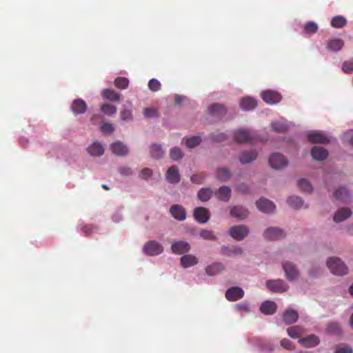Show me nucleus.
Here are the masks:
<instances>
[{
  "instance_id": "1",
  "label": "nucleus",
  "mask_w": 353,
  "mask_h": 353,
  "mask_svg": "<svg viewBox=\"0 0 353 353\" xmlns=\"http://www.w3.org/2000/svg\"><path fill=\"white\" fill-rule=\"evenodd\" d=\"M327 265L331 272L334 274L343 276L347 273V267L339 258H329L327 261Z\"/></svg>"
},
{
  "instance_id": "2",
  "label": "nucleus",
  "mask_w": 353,
  "mask_h": 353,
  "mask_svg": "<svg viewBox=\"0 0 353 353\" xmlns=\"http://www.w3.org/2000/svg\"><path fill=\"white\" fill-rule=\"evenodd\" d=\"M143 251L146 255L156 256L163 252V247L157 241L152 240L145 243Z\"/></svg>"
},
{
  "instance_id": "3",
  "label": "nucleus",
  "mask_w": 353,
  "mask_h": 353,
  "mask_svg": "<svg viewBox=\"0 0 353 353\" xmlns=\"http://www.w3.org/2000/svg\"><path fill=\"white\" fill-rule=\"evenodd\" d=\"M267 288L274 293H283L288 290V284L281 279L268 280L266 281Z\"/></svg>"
},
{
  "instance_id": "4",
  "label": "nucleus",
  "mask_w": 353,
  "mask_h": 353,
  "mask_svg": "<svg viewBox=\"0 0 353 353\" xmlns=\"http://www.w3.org/2000/svg\"><path fill=\"white\" fill-rule=\"evenodd\" d=\"M230 235L236 241L244 239L249 234V228L245 225H234L230 228Z\"/></svg>"
},
{
  "instance_id": "5",
  "label": "nucleus",
  "mask_w": 353,
  "mask_h": 353,
  "mask_svg": "<svg viewBox=\"0 0 353 353\" xmlns=\"http://www.w3.org/2000/svg\"><path fill=\"white\" fill-rule=\"evenodd\" d=\"M287 159L280 153H274L269 157V163L275 170L283 169L288 165Z\"/></svg>"
},
{
  "instance_id": "6",
  "label": "nucleus",
  "mask_w": 353,
  "mask_h": 353,
  "mask_svg": "<svg viewBox=\"0 0 353 353\" xmlns=\"http://www.w3.org/2000/svg\"><path fill=\"white\" fill-rule=\"evenodd\" d=\"M234 140L240 143L252 142L254 139V135L249 130H239L234 134Z\"/></svg>"
},
{
  "instance_id": "7",
  "label": "nucleus",
  "mask_w": 353,
  "mask_h": 353,
  "mask_svg": "<svg viewBox=\"0 0 353 353\" xmlns=\"http://www.w3.org/2000/svg\"><path fill=\"white\" fill-rule=\"evenodd\" d=\"M282 266L288 280L292 281L299 277V273L295 265L290 262H284Z\"/></svg>"
},
{
  "instance_id": "8",
  "label": "nucleus",
  "mask_w": 353,
  "mask_h": 353,
  "mask_svg": "<svg viewBox=\"0 0 353 353\" xmlns=\"http://www.w3.org/2000/svg\"><path fill=\"white\" fill-rule=\"evenodd\" d=\"M284 232L279 228H269L263 233V236L269 241H276L284 238Z\"/></svg>"
},
{
  "instance_id": "9",
  "label": "nucleus",
  "mask_w": 353,
  "mask_h": 353,
  "mask_svg": "<svg viewBox=\"0 0 353 353\" xmlns=\"http://www.w3.org/2000/svg\"><path fill=\"white\" fill-rule=\"evenodd\" d=\"M263 99L268 103L274 104L281 99V94L274 90H265L261 92Z\"/></svg>"
},
{
  "instance_id": "10",
  "label": "nucleus",
  "mask_w": 353,
  "mask_h": 353,
  "mask_svg": "<svg viewBox=\"0 0 353 353\" xmlns=\"http://www.w3.org/2000/svg\"><path fill=\"white\" fill-rule=\"evenodd\" d=\"M193 216L199 223H205L210 219V214L207 208L198 207L194 209Z\"/></svg>"
},
{
  "instance_id": "11",
  "label": "nucleus",
  "mask_w": 353,
  "mask_h": 353,
  "mask_svg": "<svg viewBox=\"0 0 353 353\" xmlns=\"http://www.w3.org/2000/svg\"><path fill=\"white\" fill-rule=\"evenodd\" d=\"M225 298L229 301H236L244 296V291L239 287H232L225 292Z\"/></svg>"
},
{
  "instance_id": "12",
  "label": "nucleus",
  "mask_w": 353,
  "mask_h": 353,
  "mask_svg": "<svg viewBox=\"0 0 353 353\" xmlns=\"http://www.w3.org/2000/svg\"><path fill=\"white\" fill-rule=\"evenodd\" d=\"M256 205L260 211L265 213H272L275 210L274 203L265 198H261L256 201Z\"/></svg>"
},
{
  "instance_id": "13",
  "label": "nucleus",
  "mask_w": 353,
  "mask_h": 353,
  "mask_svg": "<svg viewBox=\"0 0 353 353\" xmlns=\"http://www.w3.org/2000/svg\"><path fill=\"white\" fill-rule=\"evenodd\" d=\"M171 250L174 254H182L189 252L190 245L188 243L183 241H174L172 244Z\"/></svg>"
},
{
  "instance_id": "14",
  "label": "nucleus",
  "mask_w": 353,
  "mask_h": 353,
  "mask_svg": "<svg viewBox=\"0 0 353 353\" xmlns=\"http://www.w3.org/2000/svg\"><path fill=\"white\" fill-rule=\"evenodd\" d=\"M170 212L175 219L179 221H183L186 218V212L182 205L178 204L172 205L170 208Z\"/></svg>"
},
{
  "instance_id": "15",
  "label": "nucleus",
  "mask_w": 353,
  "mask_h": 353,
  "mask_svg": "<svg viewBox=\"0 0 353 353\" xmlns=\"http://www.w3.org/2000/svg\"><path fill=\"white\" fill-rule=\"evenodd\" d=\"M299 343L305 347H313L318 345L320 343L319 338L314 335L310 334L299 340Z\"/></svg>"
},
{
  "instance_id": "16",
  "label": "nucleus",
  "mask_w": 353,
  "mask_h": 353,
  "mask_svg": "<svg viewBox=\"0 0 353 353\" xmlns=\"http://www.w3.org/2000/svg\"><path fill=\"white\" fill-rule=\"evenodd\" d=\"M249 214L248 210L241 205L233 206L230 209V215L239 219H244Z\"/></svg>"
},
{
  "instance_id": "17",
  "label": "nucleus",
  "mask_w": 353,
  "mask_h": 353,
  "mask_svg": "<svg viewBox=\"0 0 353 353\" xmlns=\"http://www.w3.org/2000/svg\"><path fill=\"white\" fill-rule=\"evenodd\" d=\"M239 105L242 110L248 111L254 109L257 105V101L252 97H245L241 99Z\"/></svg>"
},
{
  "instance_id": "18",
  "label": "nucleus",
  "mask_w": 353,
  "mask_h": 353,
  "mask_svg": "<svg viewBox=\"0 0 353 353\" xmlns=\"http://www.w3.org/2000/svg\"><path fill=\"white\" fill-rule=\"evenodd\" d=\"M276 309V304L272 301H264L260 307L261 312L265 315H272L274 314Z\"/></svg>"
},
{
  "instance_id": "19",
  "label": "nucleus",
  "mask_w": 353,
  "mask_h": 353,
  "mask_svg": "<svg viewBox=\"0 0 353 353\" xmlns=\"http://www.w3.org/2000/svg\"><path fill=\"white\" fill-rule=\"evenodd\" d=\"M311 155L317 161H323L327 157L328 152L323 147L314 146L311 150Z\"/></svg>"
},
{
  "instance_id": "20",
  "label": "nucleus",
  "mask_w": 353,
  "mask_h": 353,
  "mask_svg": "<svg viewBox=\"0 0 353 353\" xmlns=\"http://www.w3.org/2000/svg\"><path fill=\"white\" fill-rule=\"evenodd\" d=\"M112 152L117 156H124L128 154V149L122 142L117 141L111 144Z\"/></svg>"
},
{
  "instance_id": "21",
  "label": "nucleus",
  "mask_w": 353,
  "mask_h": 353,
  "mask_svg": "<svg viewBox=\"0 0 353 353\" xmlns=\"http://www.w3.org/2000/svg\"><path fill=\"white\" fill-rule=\"evenodd\" d=\"M307 140L313 143H325L329 141L328 138L321 132L310 133L307 135Z\"/></svg>"
},
{
  "instance_id": "22",
  "label": "nucleus",
  "mask_w": 353,
  "mask_h": 353,
  "mask_svg": "<svg viewBox=\"0 0 353 353\" xmlns=\"http://www.w3.org/2000/svg\"><path fill=\"white\" fill-rule=\"evenodd\" d=\"M166 179L170 183H177L180 181V174L176 167H170L165 175Z\"/></svg>"
},
{
  "instance_id": "23",
  "label": "nucleus",
  "mask_w": 353,
  "mask_h": 353,
  "mask_svg": "<svg viewBox=\"0 0 353 353\" xmlns=\"http://www.w3.org/2000/svg\"><path fill=\"white\" fill-rule=\"evenodd\" d=\"M257 153L255 150L243 151L239 154V161L242 164L252 162L256 159Z\"/></svg>"
},
{
  "instance_id": "24",
  "label": "nucleus",
  "mask_w": 353,
  "mask_h": 353,
  "mask_svg": "<svg viewBox=\"0 0 353 353\" xmlns=\"http://www.w3.org/2000/svg\"><path fill=\"white\" fill-rule=\"evenodd\" d=\"M299 319V314L296 310L289 309L284 312L283 314V320L285 324H292Z\"/></svg>"
},
{
  "instance_id": "25",
  "label": "nucleus",
  "mask_w": 353,
  "mask_h": 353,
  "mask_svg": "<svg viewBox=\"0 0 353 353\" xmlns=\"http://www.w3.org/2000/svg\"><path fill=\"white\" fill-rule=\"evenodd\" d=\"M210 114L214 117H221L226 113V108L219 103H214L208 108Z\"/></svg>"
},
{
  "instance_id": "26",
  "label": "nucleus",
  "mask_w": 353,
  "mask_h": 353,
  "mask_svg": "<svg viewBox=\"0 0 353 353\" xmlns=\"http://www.w3.org/2000/svg\"><path fill=\"white\" fill-rule=\"evenodd\" d=\"M215 196L219 200L227 202L231 196V189L228 186H222L215 192Z\"/></svg>"
},
{
  "instance_id": "27",
  "label": "nucleus",
  "mask_w": 353,
  "mask_h": 353,
  "mask_svg": "<svg viewBox=\"0 0 353 353\" xmlns=\"http://www.w3.org/2000/svg\"><path fill=\"white\" fill-rule=\"evenodd\" d=\"M352 214V211L350 208H342L336 211L334 216V221L336 223L341 222L346 219L349 218Z\"/></svg>"
},
{
  "instance_id": "28",
  "label": "nucleus",
  "mask_w": 353,
  "mask_h": 353,
  "mask_svg": "<svg viewBox=\"0 0 353 353\" xmlns=\"http://www.w3.org/2000/svg\"><path fill=\"white\" fill-rule=\"evenodd\" d=\"M222 254L227 256L241 255L243 253V250L239 246L227 247L223 246L221 248Z\"/></svg>"
},
{
  "instance_id": "29",
  "label": "nucleus",
  "mask_w": 353,
  "mask_h": 353,
  "mask_svg": "<svg viewBox=\"0 0 353 353\" xmlns=\"http://www.w3.org/2000/svg\"><path fill=\"white\" fill-rule=\"evenodd\" d=\"M197 263V258L191 254H186L181 258V264L184 268H190L196 265Z\"/></svg>"
},
{
  "instance_id": "30",
  "label": "nucleus",
  "mask_w": 353,
  "mask_h": 353,
  "mask_svg": "<svg viewBox=\"0 0 353 353\" xmlns=\"http://www.w3.org/2000/svg\"><path fill=\"white\" fill-rule=\"evenodd\" d=\"M86 108V103L81 99H77L72 104V110L76 114L85 112Z\"/></svg>"
},
{
  "instance_id": "31",
  "label": "nucleus",
  "mask_w": 353,
  "mask_h": 353,
  "mask_svg": "<svg viewBox=\"0 0 353 353\" xmlns=\"http://www.w3.org/2000/svg\"><path fill=\"white\" fill-rule=\"evenodd\" d=\"M87 150L92 156H101L104 152L103 147L98 142L93 143L88 148Z\"/></svg>"
},
{
  "instance_id": "32",
  "label": "nucleus",
  "mask_w": 353,
  "mask_h": 353,
  "mask_svg": "<svg viewBox=\"0 0 353 353\" xmlns=\"http://www.w3.org/2000/svg\"><path fill=\"white\" fill-rule=\"evenodd\" d=\"M273 131L276 132H284L289 129V125L285 121H277L271 123Z\"/></svg>"
},
{
  "instance_id": "33",
  "label": "nucleus",
  "mask_w": 353,
  "mask_h": 353,
  "mask_svg": "<svg viewBox=\"0 0 353 353\" xmlns=\"http://www.w3.org/2000/svg\"><path fill=\"white\" fill-rule=\"evenodd\" d=\"M224 269V266L221 263H215L208 265L205 268V272L209 276H214L221 272Z\"/></svg>"
},
{
  "instance_id": "34",
  "label": "nucleus",
  "mask_w": 353,
  "mask_h": 353,
  "mask_svg": "<svg viewBox=\"0 0 353 353\" xmlns=\"http://www.w3.org/2000/svg\"><path fill=\"white\" fill-rule=\"evenodd\" d=\"M334 196L339 201H345L350 196V191L345 187H339L334 192Z\"/></svg>"
},
{
  "instance_id": "35",
  "label": "nucleus",
  "mask_w": 353,
  "mask_h": 353,
  "mask_svg": "<svg viewBox=\"0 0 353 353\" xmlns=\"http://www.w3.org/2000/svg\"><path fill=\"white\" fill-rule=\"evenodd\" d=\"M183 142L188 148H194L199 145L201 142V139L199 136L183 138Z\"/></svg>"
},
{
  "instance_id": "36",
  "label": "nucleus",
  "mask_w": 353,
  "mask_h": 353,
  "mask_svg": "<svg viewBox=\"0 0 353 353\" xmlns=\"http://www.w3.org/2000/svg\"><path fill=\"white\" fill-rule=\"evenodd\" d=\"M343 46L344 42L342 39H334L328 41L327 47L330 50L336 52L340 50Z\"/></svg>"
},
{
  "instance_id": "37",
  "label": "nucleus",
  "mask_w": 353,
  "mask_h": 353,
  "mask_svg": "<svg viewBox=\"0 0 353 353\" xmlns=\"http://www.w3.org/2000/svg\"><path fill=\"white\" fill-rule=\"evenodd\" d=\"M231 176V173L229 169L226 168H221L217 169L216 172V177L218 180L221 181H228Z\"/></svg>"
},
{
  "instance_id": "38",
  "label": "nucleus",
  "mask_w": 353,
  "mask_h": 353,
  "mask_svg": "<svg viewBox=\"0 0 353 353\" xmlns=\"http://www.w3.org/2000/svg\"><path fill=\"white\" fill-rule=\"evenodd\" d=\"M347 25L346 19L341 16L338 15L333 17L331 20V26L335 28H341Z\"/></svg>"
},
{
  "instance_id": "39",
  "label": "nucleus",
  "mask_w": 353,
  "mask_h": 353,
  "mask_svg": "<svg viewBox=\"0 0 353 353\" xmlns=\"http://www.w3.org/2000/svg\"><path fill=\"white\" fill-rule=\"evenodd\" d=\"M287 201L290 206L294 209H299L303 205V201L302 199L297 196H290Z\"/></svg>"
},
{
  "instance_id": "40",
  "label": "nucleus",
  "mask_w": 353,
  "mask_h": 353,
  "mask_svg": "<svg viewBox=\"0 0 353 353\" xmlns=\"http://www.w3.org/2000/svg\"><path fill=\"white\" fill-rule=\"evenodd\" d=\"M150 154L153 158L160 159L164 154L161 146L158 144H152L150 147Z\"/></svg>"
},
{
  "instance_id": "41",
  "label": "nucleus",
  "mask_w": 353,
  "mask_h": 353,
  "mask_svg": "<svg viewBox=\"0 0 353 353\" xmlns=\"http://www.w3.org/2000/svg\"><path fill=\"white\" fill-rule=\"evenodd\" d=\"M212 194V190L210 188H206L201 189L197 194V196L199 200L205 202L208 201L211 198Z\"/></svg>"
},
{
  "instance_id": "42",
  "label": "nucleus",
  "mask_w": 353,
  "mask_h": 353,
  "mask_svg": "<svg viewBox=\"0 0 353 353\" xmlns=\"http://www.w3.org/2000/svg\"><path fill=\"white\" fill-rule=\"evenodd\" d=\"M302 327L298 325L290 327L287 329L288 335L293 339L299 338L302 334Z\"/></svg>"
},
{
  "instance_id": "43",
  "label": "nucleus",
  "mask_w": 353,
  "mask_h": 353,
  "mask_svg": "<svg viewBox=\"0 0 353 353\" xmlns=\"http://www.w3.org/2000/svg\"><path fill=\"white\" fill-rule=\"evenodd\" d=\"M318 28V25L314 21H308L305 24L303 31L305 34H314L317 32Z\"/></svg>"
},
{
  "instance_id": "44",
  "label": "nucleus",
  "mask_w": 353,
  "mask_h": 353,
  "mask_svg": "<svg viewBox=\"0 0 353 353\" xmlns=\"http://www.w3.org/2000/svg\"><path fill=\"white\" fill-rule=\"evenodd\" d=\"M102 95L104 98L114 101H118L120 98V95L114 90H103Z\"/></svg>"
},
{
  "instance_id": "45",
  "label": "nucleus",
  "mask_w": 353,
  "mask_h": 353,
  "mask_svg": "<svg viewBox=\"0 0 353 353\" xmlns=\"http://www.w3.org/2000/svg\"><path fill=\"white\" fill-rule=\"evenodd\" d=\"M298 186L299 188L307 192H310L312 190V186L311 183L305 179H301L298 181Z\"/></svg>"
},
{
  "instance_id": "46",
  "label": "nucleus",
  "mask_w": 353,
  "mask_h": 353,
  "mask_svg": "<svg viewBox=\"0 0 353 353\" xmlns=\"http://www.w3.org/2000/svg\"><path fill=\"white\" fill-rule=\"evenodd\" d=\"M170 157L174 161H177L183 158V153L179 148L174 147L170 150Z\"/></svg>"
},
{
  "instance_id": "47",
  "label": "nucleus",
  "mask_w": 353,
  "mask_h": 353,
  "mask_svg": "<svg viewBox=\"0 0 353 353\" xmlns=\"http://www.w3.org/2000/svg\"><path fill=\"white\" fill-rule=\"evenodd\" d=\"M101 111L108 115L111 116L116 113L117 112V108L116 106L109 104V103H105L101 107Z\"/></svg>"
},
{
  "instance_id": "48",
  "label": "nucleus",
  "mask_w": 353,
  "mask_h": 353,
  "mask_svg": "<svg viewBox=\"0 0 353 353\" xmlns=\"http://www.w3.org/2000/svg\"><path fill=\"white\" fill-rule=\"evenodd\" d=\"M129 85V80L126 77H117L114 80V85L117 88H126Z\"/></svg>"
},
{
  "instance_id": "49",
  "label": "nucleus",
  "mask_w": 353,
  "mask_h": 353,
  "mask_svg": "<svg viewBox=\"0 0 353 353\" xmlns=\"http://www.w3.org/2000/svg\"><path fill=\"white\" fill-rule=\"evenodd\" d=\"M121 119L125 121H132L133 119L132 110L130 108H124L120 112Z\"/></svg>"
},
{
  "instance_id": "50",
  "label": "nucleus",
  "mask_w": 353,
  "mask_h": 353,
  "mask_svg": "<svg viewBox=\"0 0 353 353\" xmlns=\"http://www.w3.org/2000/svg\"><path fill=\"white\" fill-rule=\"evenodd\" d=\"M327 332L330 334H339L341 332V328L337 323H330L327 325Z\"/></svg>"
},
{
  "instance_id": "51",
  "label": "nucleus",
  "mask_w": 353,
  "mask_h": 353,
  "mask_svg": "<svg viewBox=\"0 0 353 353\" xmlns=\"http://www.w3.org/2000/svg\"><path fill=\"white\" fill-rule=\"evenodd\" d=\"M200 236L205 240H214L216 239V236L214 235L213 232L207 230H202L200 233Z\"/></svg>"
},
{
  "instance_id": "52",
  "label": "nucleus",
  "mask_w": 353,
  "mask_h": 353,
  "mask_svg": "<svg viewBox=\"0 0 353 353\" xmlns=\"http://www.w3.org/2000/svg\"><path fill=\"white\" fill-rule=\"evenodd\" d=\"M342 70L345 73L353 72V61H347L343 63Z\"/></svg>"
},
{
  "instance_id": "53",
  "label": "nucleus",
  "mask_w": 353,
  "mask_h": 353,
  "mask_svg": "<svg viewBox=\"0 0 353 353\" xmlns=\"http://www.w3.org/2000/svg\"><path fill=\"white\" fill-rule=\"evenodd\" d=\"M143 114L145 117H155L157 116V110L152 108H146L143 110Z\"/></svg>"
},
{
  "instance_id": "54",
  "label": "nucleus",
  "mask_w": 353,
  "mask_h": 353,
  "mask_svg": "<svg viewBox=\"0 0 353 353\" xmlns=\"http://www.w3.org/2000/svg\"><path fill=\"white\" fill-rule=\"evenodd\" d=\"M101 130L105 133H112L114 130V128L112 124L105 123L101 127Z\"/></svg>"
},
{
  "instance_id": "55",
  "label": "nucleus",
  "mask_w": 353,
  "mask_h": 353,
  "mask_svg": "<svg viewBox=\"0 0 353 353\" xmlns=\"http://www.w3.org/2000/svg\"><path fill=\"white\" fill-rule=\"evenodd\" d=\"M281 345L287 350H293L294 347L291 343V341L288 339H283L281 341Z\"/></svg>"
},
{
  "instance_id": "56",
  "label": "nucleus",
  "mask_w": 353,
  "mask_h": 353,
  "mask_svg": "<svg viewBox=\"0 0 353 353\" xmlns=\"http://www.w3.org/2000/svg\"><path fill=\"white\" fill-rule=\"evenodd\" d=\"M152 174V171L150 168H144L141 172V177L143 179H148Z\"/></svg>"
},
{
  "instance_id": "57",
  "label": "nucleus",
  "mask_w": 353,
  "mask_h": 353,
  "mask_svg": "<svg viewBox=\"0 0 353 353\" xmlns=\"http://www.w3.org/2000/svg\"><path fill=\"white\" fill-rule=\"evenodd\" d=\"M236 308L239 311H243L248 312L250 311V306L247 303H241L236 305Z\"/></svg>"
},
{
  "instance_id": "58",
  "label": "nucleus",
  "mask_w": 353,
  "mask_h": 353,
  "mask_svg": "<svg viewBox=\"0 0 353 353\" xmlns=\"http://www.w3.org/2000/svg\"><path fill=\"white\" fill-rule=\"evenodd\" d=\"M211 138L214 141L221 142L226 139V135L224 133H219L217 134H212Z\"/></svg>"
},
{
  "instance_id": "59",
  "label": "nucleus",
  "mask_w": 353,
  "mask_h": 353,
  "mask_svg": "<svg viewBox=\"0 0 353 353\" xmlns=\"http://www.w3.org/2000/svg\"><path fill=\"white\" fill-rule=\"evenodd\" d=\"M119 173L123 176H130L132 174V170L129 167H120L119 168Z\"/></svg>"
},
{
  "instance_id": "60",
  "label": "nucleus",
  "mask_w": 353,
  "mask_h": 353,
  "mask_svg": "<svg viewBox=\"0 0 353 353\" xmlns=\"http://www.w3.org/2000/svg\"><path fill=\"white\" fill-rule=\"evenodd\" d=\"M161 83L156 79H152L148 83V88H159Z\"/></svg>"
},
{
  "instance_id": "61",
  "label": "nucleus",
  "mask_w": 353,
  "mask_h": 353,
  "mask_svg": "<svg viewBox=\"0 0 353 353\" xmlns=\"http://www.w3.org/2000/svg\"><path fill=\"white\" fill-rule=\"evenodd\" d=\"M335 353H353L352 350L347 347V346H343V347H339Z\"/></svg>"
},
{
  "instance_id": "62",
  "label": "nucleus",
  "mask_w": 353,
  "mask_h": 353,
  "mask_svg": "<svg viewBox=\"0 0 353 353\" xmlns=\"http://www.w3.org/2000/svg\"><path fill=\"white\" fill-rule=\"evenodd\" d=\"M248 190H249V188H248V185L244 183L239 184L236 187V190L239 192H241L242 194L247 193L248 192Z\"/></svg>"
},
{
  "instance_id": "63",
  "label": "nucleus",
  "mask_w": 353,
  "mask_h": 353,
  "mask_svg": "<svg viewBox=\"0 0 353 353\" xmlns=\"http://www.w3.org/2000/svg\"><path fill=\"white\" fill-rule=\"evenodd\" d=\"M191 181L194 183L200 184L203 181V178L199 175H193L191 176Z\"/></svg>"
},
{
  "instance_id": "64",
  "label": "nucleus",
  "mask_w": 353,
  "mask_h": 353,
  "mask_svg": "<svg viewBox=\"0 0 353 353\" xmlns=\"http://www.w3.org/2000/svg\"><path fill=\"white\" fill-rule=\"evenodd\" d=\"M81 231L86 234H90L92 231V226L91 225H83L81 228Z\"/></svg>"
}]
</instances>
